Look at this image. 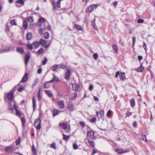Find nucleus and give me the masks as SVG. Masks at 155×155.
Returning a JSON list of instances; mask_svg holds the SVG:
<instances>
[{
	"label": "nucleus",
	"instance_id": "nucleus-1",
	"mask_svg": "<svg viewBox=\"0 0 155 155\" xmlns=\"http://www.w3.org/2000/svg\"><path fill=\"white\" fill-rule=\"evenodd\" d=\"M41 120L40 118H38L35 120L34 126L37 129L40 130L41 128Z\"/></svg>",
	"mask_w": 155,
	"mask_h": 155
},
{
	"label": "nucleus",
	"instance_id": "nucleus-2",
	"mask_svg": "<svg viewBox=\"0 0 155 155\" xmlns=\"http://www.w3.org/2000/svg\"><path fill=\"white\" fill-rule=\"evenodd\" d=\"M119 75L120 80H124L125 78V74L124 73H121L120 74L119 71H117L115 74L116 78H117Z\"/></svg>",
	"mask_w": 155,
	"mask_h": 155
},
{
	"label": "nucleus",
	"instance_id": "nucleus-3",
	"mask_svg": "<svg viewBox=\"0 0 155 155\" xmlns=\"http://www.w3.org/2000/svg\"><path fill=\"white\" fill-rule=\"evenodd\" d=\"M94 133L93 131H88L87 133L88 139L94 140L95 137L94 136Z\"/></svg>",
	"mask_w": 155,
	"mask_h": 155
},
{
	"label": "nucleus",
	"instance_id": "nucleus-4",
	"mask_svg": "<svg viewBox=\"0 0 155 155\" xmlns=\"http://www.w3.org/2000/svg\"><path fill=\"white\" fill-rule=\"evenodd\" d=\"M6 97L9 101H12L14 97L13 92L12 91L10 92L7 95Z\"/></svg>",
	"mask_w": 155,
	"mask_h": 155
},
{
	"label": "nucleus",
	"instance_id": "nucleus-5",
	"mask_svg": "<svg viewBox=\"0 0 155 155\" xmlns=\"http://www.w3.org/2000/svg\"><path fill=\"white\" fill-rule=\"evenodd\" d=\"M97 116L99 118H101L103 117L104 115V111L103 110H101L99 111L96 112Z\"/></svg>",
	"mask_w": 155,
	"mask_h": 155
},
{
	"label": "nucleus",
	"instance_id": "nucleus-6",
	"mask_svg": "<svg viewBox=\"0 0 155 155\" xmlns=\"http://www.w3.org/2000/svg\"><path fill=\"white\" fill-rule=\"evenodd\" d=\"M115 151L118 154H121L124 153H126L129 152V151L128 150H125L119 148H116L115 150Z\"/></svg>",
	"mask_w": 155,
	"mask_h": 155
},
{
	"label": "nucleus",
	"instance_id": "nucleus-7",
	"mask_svg": "<svg viewBox=\"0 0 155 155\" xmlns=\"http://www.w3.org/2000/svg\"><path fill=\"white\" fill-rule=\"evenodd\" d=\"M58 104L60 109H63L65 107L64 102L63 100L58 101Z\"/></svg>",
	"mask_w": 155,
	"mask_h": 155
},
{
	"label": "nucleus",
	"instance_id": "nucleus-8",
	"mask_svg": "<svg viewBox=\"0 0 155 155\" xmlns=\"http://www.w3.org/2000/svg\"><path fill=\"white\" fill-rule=\"evenodd\" d=\"M70 74L71 71L69 69L67 70L65 72V78L67 80H69L70 78Z\"/></svg>",
	"mask_w": 155,
	"mask_h": 155
},
{
	"label": "nucleus",
	"instance_id": "nucleus-9",
	"mask_svg": "<svg viewBox=\"0 0 155 155\" xmlns=\"http://www.w3.org/2000/svg\"><path fill=\"white\" fill-rule=\"evenodd\" d=\"M31 56L29 54H25V61L26 66Z\"/></svg>",
	"mask_w": 155,
	"mask_h": 155
},
{
	"label": "nucleus",
	"instance_id": "nucleus-10",
	"mask_svg": "<svg viewBox=\"0 0 155 155\" xmlns=\"http://www.w3.org/2000/svg\"><path fill=\"white\" fill-rule=\"evenodd\" d=\"M28 73H26L21 80V82L22 83L26 82L28 80Z\"/></svg>",
	"mask_w": 155,
	"mask_h": 155
},
{
	"label": "nucleus",
	"instance_id": "nucleus-11",
	"mask_svg": "<svg viewBox=\"0 0 155 155\" xmlns=\"http://www.w3.org/2000/svg\"><path fill=\"white\" fill-rule=\"evenodd\" d=\"M53 78L52 80L50 81V82L52 83L53 82L60 81L58 78L55 75V74H53Z\"/></svg>",
	"mask_w": 155,
	"mask_h": 155
},
{
	"label": "nucleus",
	"instance_id": "nucleus-12",
	"mask_svg": "<svg viewBox=\"0 0 155 155\" xmlns=\"http://www.w3.org/2000/svg\"><path fill=\"white\" fill-rule=\"evenodd\" d=\"M97 7L95 5H91L88 8V10L90 12H91L93 11L94 8H96Z\"/></svg>",
	"mask_w": 155,
	"mask_h": 155
},
{
	"label": "nucleus",
	"instance_id": "nucleus-13",
	"mask_svg": "<svg viewBox=\"0 0 155 155\" xmlns=\"http://www.w3.org/2000/svg\"><path fill=\"white\" fill-rule=\"evenodd\" d=\"M5 150L7 152L11 153L13 151V147H7Z\"/></svg>",
	"mask_w": 155,
	"mask_h": 155
},
{
	"label": "nucleus",
	"instance_id": "nucleus-14",
	"mask_svg": "<svg viewBox=\"0 0 155 155\" xmlns=\"http://www.w3.org/2000/svg\"><path fill=\"white\" fill-rule=\"evenodd\" d=\"M17 52L21 54H23L25 53V51L24 49L21 47H17Z\"/></svg>",
	"mask_w": 155,
	"mask_h": 155
},
{
	"label": "nucleus",
	"instance_id": "nucleus-15",
	"mask_svg": "<svg viewBox=\"0 0 155 155\" xmlns=\"http://www.w3.org/2000/svg\"><path fill=\"white\" fill-rule=\"evenodd\" d=\"M73 28L77 30L82 31V28L80 25L75 24L73 26Z\"/></svg>",
	"mask_w": 155,
	"mask_h": 155
},
{
	"label": "nucleus",
	"instance_id": "nucleus-16",
	"mask_svg": "<svg viewBox=\"0 0 155 155\" xmlns=\"http://www.w3.org/2000/svg\"><path fill=\"white\" fill-rule=\"evenodd\" d=\"M68 109L70 111H73L74 110V108L73 105L71 104H69L67 105Z\"/></svg>",
	"mask_w": 155,
	"mask_h": 155
},
{
	"label": "nucleus",
	"instance_id": "nucleus-17",
	"mask_svg": "<svg viewBox=\"0 0 155 155\" xmlns=\"http://www.w3.org/2000/svg\"><path fill=\"white\" fill-rule=\"evenodd\" d=\"M39 43H40V45L41 44L42 46H45L46 44L47 43V41L42 39H41L40 40Z\"/></svg>",
	"mask_w": 155,
	"mask_h": 155
},
{
	"label": "nucleus",
	"instance_id": "nucleus-18",
	"mask_svg": "<svg viewBox=\"0 0 155 155\" xmlns=\"http://www.w3.org/2000/svg\"><path fill=\"white\" fill-rule=\"evenodd\" d=\"M88 140V142L90 146L92 147H94L95 146V143L93 141L89 139H87Z\"/></svg>",
	"mask_w": 155,
	"mask_h": 155
},
{
	"label": "nucleus",
	"instance_id": "nucleus-19",
	"mask_svg": "<svg viewBox=\"0 0 155 155\" xmlns=\"http://www.w3.org/2000/svg\"><path fill=\"white\" fill-rule=\"evenodd\" d=\"M32 38V34L31 33H28L26 35V39L28 40L31 39Z\"/></svg>",
	"mask_w": 155,
	"mask_h": 155
},
{
	"label": "nucleus",
	"instance_id": "nucleus-20",
	"mask_svg": "<svg viewBox=\"0 0 155 155\" xmlns=\"http://www.w3.org/2000/svg\"><path fill=\"white\" fill-rule=\"evenodd\" d=\"M50 83L51 82H50V81H49L46 82L44 84V87L46 88H49L50 87L51 85V84H50Z\"/></svg>",
	"mask_w": 155,
	"mask_h": 155
},
{
	"label": "nucleus",
	"instance_id": "nucleus-21",
	"mask_svg": "<svg viewBox=\"0 0 155 155\" xmlns=\"http://www.w3.org/2000/svg\"><path fill=\"white\" fill-rule=\"evenodd\" d=\"M33 46H34V48H38L39 45H40V43L39 42L36 41L32 43Z\"/></svg>",
	"mask_w": 155,
	"mask_h": 155
},
{
	"label": "nucleus",
	"instance_id": "nucleus-22",
	"mask_svg": "<svg viewBox=\"0 0 155 155\" xmlns=\"http://www.w3.org/2000/svg\"><path fill=\"white\" fill-rule=\"evenodd\" d=\"M32 103L33 110H34L36 107V101L34 97H33L32 98Z\"/></svg>",
	"mask_w": 155,
	"mask_h": 155
},
{
	"label": "nucleus",
	"instance_id": "nucleus-23",
	"mask_svg": "<svg viewBox=\"0 0 155 155\" xmlns=\"http://www.w3.org/2000/svg\"><path fill=\"white\" fill-rule=\"evenodd\" d=\"M41 88H40L39 90L38 91V100L39 101H40L41 99V97L42 96V94L41 93Z\"/></svg>",
	"mask_w": 155,
	"mask_h": 155
},
{
	"label": "nucleus",
	"instance_id": "nucleus-24",
	"mask_svg": "<svg viewBox=\"0 0 155 155\" xmlns=\"http://www.w3.org/2000/svg\"><path fill=\"white\" fill-rule=\"evenodd\" d=\"M95 19H94L93 20H92V26L94 28V29L95 30H97V27L96 26L95 23Z\"/></svg>",
	"mask_w": 155,
	"mask_h": 155
},
{
	"label": "nucleus",
	"instance_id": "nucleus-25",
	"mask_svg": "<svg viewBox=\"0 0 155 155\" xmlns=\"http://www.w3.org/2000/svg\"><path fill=\"white\" fill-rule=\"evenodd\" d=\"M59 68V65L58 64L54 65L52 66V69L54 71H57Z\"/></svg>",
	"mask_w": 155,
	"mask_h": 155
},
{
	"label": "nucleus",
	"instance_id": "nucleus-26",
	"mask_svg": "<svg viewBox=\"0 0 155 155\" xmlns=\"http://www.w3.org/2000/svg\"><path fill=\"white\" fill-rule=\"evenodd\" d=\"M45 91L48 97H53V95L50 91L45 90Z\"/></svg>",
	"mask_w": 155,
	"mask_h": 155
},
{
	"label": "nucleus",
	"instance_id": "nucleus-27",
	"mask_svg": "<svg viewBox=\"0 0 155 155\" xmlns=\"http://www.w3.org/2000/svg\"><path fill=\"white\" fill-rule=\"evenodd\" d=\"M130 103L131 107H133L135 106V103L134 98H133L130 101Z\"/></svg>",
	"mask_w": 155,
	"mask_h": 155
},
{
	"label": "nucleus",
	"instance_id": "nucleus-28",
	"mask_svg": "<svg viewBox=\"0 0 155 155\" xmlns=\"http://www.w3.org/2000/svg\"><path fill=\"white\" fill-rule=\"evenodd\" d=\"M39 81V79L38 78H36L35 79V80L32 85V88L33 89L34 88L35 86L37 84L38 82Z\"/></svg>",
	"mask_w": 155,
	"mask_h": 155
},
{
	"label": "nucleus",
	"instance_id": "nucleus-29",
	"mask_svg": "<svg viewBox=\"0 0 155 155\" xmlns=\"http://www.w3.org/2000/svg\"><path fill=\"white\" fill-rule=\"evenodd\" d=\"M50 2L51 3L53 7V10H54L56 8L55 2L54 0H51Z\"/></svg>",
	"mask_w": 155,
	"mask_h": 155
},
{
	"label": "nucleus",
	"instance_id": "nucleus-30",
	"mask_svg": "<svg viewBox=\"0 0 155 155\" xmlns=\"http://www.w3.org/2000/svg\"><path fill=\"white\" fill-rule=\"evenodd\" d=\"M59 126L64 130H66L68 127V126L65 124H60Z\"/></svg>",
	"mask_w": 155,
	"mask_h": 155
},
{
	"label": "nucleus",
	"instance_id": "nucleus-31",
	"mask_svg": "<svg viewBox=\"0 0 155 155\" xmlns=\"http://www.w3.org/2000/svg\"><path fill=\"white\" fill-rule=\"evenodd\" d=\"M21 120L22 123V125L23 127H25V119L24 117H21Z\"/></svg>",
	"mask_w": 155,
	"mask_h": 155
},
{
	"label": "nucleus",
	"instance_id": "nucleus-32",
	"mask_svg": "<svg viewBox=\"0 0 155 155\" xmlns=\"http://www.w3.org/2000/svg\"><path fill=\"white\" fill-rule=\"evenodd\" d=\"M24 2H25L23 0H18L16 2V3L21 4V5L22 6H23L24 5Z\"/></svg>",
	"mask_w": 155,
	"mask_h": 155
},
{
	"label": "nucleus",
	"instance_id": "nucleus-33",
	"mask_svg": "<svg viewBox=\"0 0 155 155\" xmlns=\"http://www.w3.org/2000/svg\"><path fill=\"white\" fill-rule=\"evenodd\" d=\"M113 50L114 51L115 53H117L118 48L115 45H112Z\"/></svg>",
	"mask_w": 155,
	"mask_h": 155
},
{
	"label": "nucleus",
	"instance_id": "nucleus-34",
	"mask_svg": "<svg viewBox=\"0 0 155 155\" xmlns=\"http://www.w3.org/2000/svg\"><path fill=\"white\" fill-rule=\"evenodd\" d=\"M28 24L26 20H24L23 23V26L25 29H26L28 27Z\"/></svg>",
	"mask_w": 155,
	"mask_h": 155
},
{
	"label": "nucleus",
	"instance_id": "nucleus-35",
	"mask_svg": "<svg viewBox=\"0 0 155 155\" xmlns=\"http://www.w3.org/2000/svg\"><path fill=\"white\" fill-rule=\"evenodd\" d=\"M58 65H59V68H61L64 69H65L67 68L66 66L64 65L63 64H60Z\"/></svg>",
	"mask_w": 155,
	"mask_h": 155
},
{
	"label": "nucleus",
	"instance_id": "nucleus-36",
	"mask_svg": "<svg viewBox=\"0 0 155 155\" xmlns=\"http://www.w3.org/2000/svg\"><path fill=\"white\" fill-rule=\"evenodd\" d=\"M27 46V48L30 50H31L33 49V45L32 43V44H28Z\"/></svg>",
	"mask_w": 155,
	"mask_h": 155
},
{
	"label": "nucleus",
	"instance_id": "nucleus-37",
	"mask_svg": "<svg viewBox=\"0 0 155 155\" xmlns=\"http://www.w3.org/2000/svg\"><path fill=\"white\" fill-rule=\"evenodd\" d=\"M141 139L144 141H147V139L146 135L143 134H142Z\"/></svg>",
	"mask_w": 155,
	"mask_h": 155
},
{
	"label": "nucleus",
	"instance_id": "nucleus-38",
	"mask_svg": "<svg viewBox=\"0 0 155 155\" xmlns=\"http://www.w3.org/2000/svg\"><path fill=\"white\" fill-rule=\"evenodd\" d=\"M144 69L143 66L141 65L140 67L137 68V71L139 72L142 71Z\"/></svg>",
	"mask_w": 155,
	"mask_h": 155
},
{
	"label": "nucleus",
	"instance_id": "nucleus-39",
	"mask_svg": "<svg viewBox=\"0 0 155 155\" xmlns=\"http://www.w3.org/2000/svg\"><path fill=\"white\" fill-rule=\"evenodd\" d=\"M58 113V111L56 109H54L53 111V114L54 116L57 115Z\"/></svg>",
	"mask_w": 155,
	"mask_h": 155
},
{
	"label": "nucleus",
	"instance_id": "nucleus-40",
	"mask_svg": "<svg viewBox=\"0 0 155 155\" xmlns=\"http://www.w3.org/2000/svg\"><path fill=\"white\" fill-rule=\"evenodd\" d=\"M44 37L45 38L47 39L49 37V35L48 32H46L45 33L44 35Z\"/></svg>",
	"mask_w": 155,
	"mask_h": 155
},
{
	"label": "nucleus",
	"instance_id": "nucleus-41",
	"mask_svg": "<svg viewBox=\"0 0 155 155\" xmlns=\"http://www.w3.org/2000/svg\"><path fill=\"white\" fill-rule=\"evenodd\" d=\"M63 139L64 140H68L69 139L70 137V136H67L65 134H63Z\"/></svg>",
	"mask_w": 155,
	"mask_h": 155
},
{
	"label": "nucleus",
	"instance_id": "nucleus-42",
	"mask_svg": "<svg viewBox=\"0 0 155 155\" xmlns=\"http://www.w3.org/2000/svg\"><path fill=\"white\" fill-rule=\"evenodd\" d=\"M79 124L81 125L82 127L84 128L85 127V124L84 121H80L79 122Z\"/></svg>",
	"mask_w": 155,
	"mask_h": 155
},
{
	"label": "nucleus",
	"instance_id": "nucleus-43",
	"mask_svg": "<svg viewBox=\"0 0 155 155\" xmlns=\"http://www.w3.org/2000/svg\"><path fill=\"white\" fill-rule=\"evenodd\" d=\"M10 23L11 25H16V21L15 19L11 20L10 21Z\"/></svg>",
	"mask_w": 155,
	"mask_h": 155
},
{
	"label": "nucleus",
	"instance_id": "nucleus-44",
	"mask_svg": "<svg viewBox=\"0 0 155 155\" xmlns=\"http://www.w3.org/2000/svg\"><path fill=\"white\" fill-rule=\"evenodd\" d=\"M50 146L51 148L54 149L55 150L56 149V147L55 144L54 143H52L50 144Z\"/></svg>",
	"mask_w": 155,
	"mask_h": 155
},
{
	"label": "nucleus",
	"instance_id": "nucleus-45",
	"mask_svg": "<svg viewBox=\"0 0 155 155\" xmlns=\"http://www.w3.org/2000/svg\"><path fill=\"white\" fill-rule=\"evenodd\" d=\"M44 51L42 48L39 49L38 51V53L39 54H41Z\"/></svg>",
	"mask_w": 155,
	"mask_h": 155
},
{
	"label": "nucleus",
	"instance_id": "nucleus-46",
	"mask_svg": "<svg viewBox=\"0 0 155 155\" xmlns=\"http://www.w3.org/2000/svg\"><path fill=\"white\" fill-rule=\"evenodd\" d=\"M75 91H77L79 87V85L78 84H75Z\"/></svg>",
	"mask_w": 155,
	"mask_h": 155
},
{
	"label": "nucleus",
	"instance_id": "nucleus-47",
	"mask_svg": "<svg viewBox=\"0 0 155 155\" xmlns=\"http://www.w3.org/2000/svg\"><path fill=\"white\" fill-rule=\"evenodd\" d=\"M112 111H111V110H108L107 114V117H110L112 115Z\"/></svg>",
	"mask_w": 155,
	"mask_h": 155
},
{
	"label": "nucleus",
	"instance_id": "nucleus-48",
	"mask_svg": "<svg viewBox=\"0 0 155 155\" xmlns=\"http://www.w3.org/2000/svg\"><path fill=\"white\" fill-rule=\"evenodd\" d=\"M48 59L46 57L44 58V60L42 61V64L44 65L45 64L47 61H48Z\"/></svg>",
	"mask_w": 155,
	"mask_h": 155
},
{
	"label": "nucleus",
	"instance_id": "nucleus-49",
	"mask_svg": "<svg viewBox=\"0 0 155 155\" xmlns=\"http://www.w3.org/2000/svg\"><path fill=\"white\" fill-rule=\"evenodd\" d=\"M32 151L33 152L34 154H36V149L35 148L34 145H33L32 146Z\"/></svg>",
	"mask_w": 155,
	"mask_h": 155
},
{
	"label": "nucleus",
	"instance_id": "nucleus-50",
	"mask_svg": "<svg viewBox=\"0 0 155 155\" xmlns=\"http://www.w3.org/2000/svg\"><path fill=\"white\" fill-rule=\"evenodd\" d=\"M61 2L60 0H58L57 3V7L58 8H60V5H61Z\"/></svg>",
	"mask_w": 155,
	"mask_h": 155
},
{
	"label": "nucleus",
	"instance_id": "nucleus-51",
	"mask_svg": "<svg viewBox=\"0 0 155 155\" xmlns=\"http://www.w3.org/2000/svg\"><path fill=\"white\" fill-rule=\"evenodd\" d=\"M8 109L9 110H12V106L11 103H9L8 106Z\"/></svg>",
	"mask_w": 155,
	"mask_h": 155
},
{
	"label": "nucleus",
	"instance_id": "nucleus-52",
	"mask_svg": "<svg viewBox=\"0 0 155 155\" xmlns=\"http://www.w3.org/2000/svg\"><path fill=\"white\" fill-rule=\"evenodd\" d=\"M21 138H20L18 139L16 141V144L17 145H18L20 142Z\"/></svg>",
	"mask_w": 155,
	"mask_h": 155
},
{
	"label": "nucleus",
	"instance_id": "nucleus-53",
	"mask_svg": "<svg viewBox=\"0 0 155 155\" xmlns=\"http://www.w3.org/2000/svg\"><path fill=\"white\" fill-rule=\"evenodd\" d=\"M144 21V20L141 19H139L137 20V22L139 23H142Z\"/></svg>",
	"mask_w": 155,
	"mask_h": 155
},
{
	"label": "nucleus",
	"instance_id": "nucleus-54",
	"mask_svg": "<svg viewBox=\"0 0 155 155\" xmlns=\"http://www.w3.org/2000/svg\"><path fill=\"white\" fill-rule=\"evenodd\" d=\"M96 117H94L91 119L90 121L91 123L95 122H96Z\"/></svg>",
	"mask_w": 155,
	"mask_h": 155
},
{
	"label": "nucleus",
	"instance_id": "nucleus-55",
	"mask_svg": "<svg viewBox=\"0 0 155 155\" xmlns=\"http://www.w3.org/2000/svg\"><path fill=\"white\" fill-rule=\"evenodd\" d=\"M73 148L74 149H77L78 148V145L75 143H74L73 145Z\"/></svg>",
	"mask_w": 155,
	"mask_h": 155
},
{
	"label": "nucleus",
	"instance_id": "nucleus-56",
	"mask_svg": "<svg viewBox=\"0 0 155 155\" xmlns=\"http://www.w3.org/2000/svg\"><path fill=\"white\" fill-rule=\"evenodd\" d=\"M39 21L41 23L44 22H45V19L43 18H41L39 19Z\"/></svg>",
	"mask_w": 155,
	"mask_h": 155
},
{
	"label": "nucleus",
	"instance_id": "nucleus-57",
	"mask_svg": "<svg viewBox=\"0 0 155 155\" xmlns=\"http://www.w3.org/2000/svg\"><path fill=\"white\" fill-rule=\"evenodd\" d=\"M24 90V88L23 87H20L18 90V91L19 92H21Z\"/></svg>",
	"mask_w": 155,
	"mask_h": 155
},
{
	"label": "nucleus",
	"instance_id": "nucleus-58",
	"mask_svg": "<svg viewBox=\"0 0 155 155\" xmlns=\"http://www.w3.org/2000/svg\"><path fill=\"white\" fill-rule=\"evenodd\" d=\"M10 51L9 49L3 50L1 52V53L8 52Z\"/></svg>",
	"mask_w": 155,
	"mask_h": 155
},
{
	"label": "nucleus",
	"instance_id": "nucleus-59",
	"mask_svg": "<svg viewBox=\"0 0 155 155\" xmlns=\"http://www.w3.org/2000/svg\"><path fill=\"white\" fill-rule=\"evenodd\" d=\"M93 57H94V58L95 59V60L97 59L98 58V55L97 54V53L95 54L94 55Z\"/></svg>",
	"mask_w": 155,
	"mask_h": 155
},
{
	"label": "nucleus",
	"instance_id": "nucleus-60",
	"mask_svg": "<svg viewBox=\"0 0 155 155\" xmlns=\"http://www.w3.org/2000/svg\"><path fill=\"white\" fill-rule=\"evenodd\" d=\"M15 110L16 111V114L18 116H20L21 114L20 111L19 110H18V109L16 110Z\"/></svg>",
	"mask_w": 155,
	"mask_h": 155
},
{
	"label": "nucleus",
	"instance_id": "nucleus-61",
	"mask_svg": "<svg viewBox=\"0 0 155 155\" xmlns=\"http://www.w3.org/2000/svg\"><path fill=\"white\" fill-rule=\"evenodd\" d=\"M133 127L135 128L137 127V122L136 121H135L134 122L133 124Z\"/></svg>",
	"mask_w": 155,
	"mask_h": 155
},
{
	"label": "nucleus",
	"instance_id": "nucleus-62",
	"mask_svg": "<svg viewBox=\"0 0 155 155\" xmlns=\"http://www.w3.org/2000/svg\"><path fill=\"white\" fill-rule=\"evenodd\" d=\"M133 39V45L134 46V44L136 41V38L134 37H133L132 38Z\"/></svg>",
	"mask_w": 155,
	"mask_h": 155
},
{
	"label": "nucleus",
	"instance_id": "nucleus-63",
	"mask_svg": "<svg viewBox=\"0 0 155 155\" xmlns=\"http://www.w3.org/2000/svg\"><path fill=\"white\" fill-rule=\"evenodd\" d=\"M28 21H29L32 22L33 21V18L32 17H30L28 18Z\"/></svg>",
	"mask_w": 155,
	"mask_h": 155
},
{
	"label": "nucleus",
	"instance_id": "nucleus-64",
	"mask_svg": "<svg viewBox=\"0 0 155 155\" xmlns=\"http://www.w3.org/2000/svg\"><path fill=\"white\" fill-rule=\"evenodd\" d=\"M93 88V85H90L89 86V89L90 91H92Z\"/></svg>",
	"mask_w": 155,
	"mask_h": 155
}]
</instances>
